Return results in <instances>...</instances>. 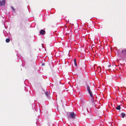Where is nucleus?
I'll return each mask as SVG.
<instances>
[{
    "label": "nucleus",
    "mask_w": 126,
    "mask_h": 126,
    "mask_svg": "<svg viewBox=\"0 0 126 126\" xmlns=\"http://www.w3.org/2000/svg\"><path fill=\"white\" fill-rule=\"evenodd\" d=\"M76 116V113L73 112H69V114L68 115V117L72 119L75 118Z\"/></svg>",
    "instance_id": "nucleus-1"
},
{
    "label": "nucleus",
    "mask_w": 126,
    "mask_h": 126,
    "mask_svg": "<svg viewBox=\"0 0 126 126\" xmlns=\"http://www.w3.org/2000/svg\"><path fill=\"white\" fill-rule=\"evenodd\" d=\"M87 89L88 92L91 97L93 98V94L91 91L90 87L88 85L87 86Z\"/></svg>",
    "instance_id": "nucleus-2"
},
{
    "label": "nucleus",
    "mask_w": 126,
    "mask_h": 126,
    "mask_svg": "<svg viewBox=\"0 0 126 126\" xmlns=\"http://www.w3.org/2000/svg\"><path fill=\"white\" fill-rule=\"evenodd\" d=\"M5 3V0H0V5L1 6H4Z\"/></svg>",
    "instance_id": "nucleus-3"
},
{
    "label": "nucleus",
    "mask_w": 126,
    "mask_h": 126,
    "mask_svg": "<svg viewBox=\"0 0 126 126\" xmlns=\"http://www.w3.org/2000/svg\"><path fill=\"white\" fill-rule=\"evenodd\" d=\"M45 94L48 98H51V97L50 96V94L49 93L46 91L45 92Z\"/></svg>",
    "instance_id": "nucleus-4"
},
{
    "label": "nucleus",
    "mask_w": 126,
    "mask_h": 126,
    "mask_svg": "<svg viewBox=\"0 0 126 126\" xmlns=\"http://www.w3.org/2000/svg\"><path fill=\"white\" fill-rule=\"evenodd\" d=\"M40 33L41 34L43 35L45 34L46 32L44 30H41L40 32Z\"/></svg>",
    "instance_id": "nucleus-5"
},
{
    "label": "nucleus",
    "mask_w": 126,
    "mask_h": 126,
    "mask_svg": "<svg viewBox=\"0 0 126 126\" xmlns=\"http://www.w3.org/2000/svg\"><path fill=\"white\" fill-rule=\"evenodd\" d=\"M76 60V58H75L74 59V64H75V65L76 66H77V63Z\"/></svg>",
    "instance_id": "nucleus-6"
},
{
    "label": "nucleus",
    "mask_w": 126,
    "mask_h": 126,
    "mask_svg": "<svg viewBox=\"0 0 126 126\" xmlns=\"http://www.w3.org/2000/svg\"><path fill=\"white\" fill-rule=\"evenodd\" d=\"M125 114L124 113H122L121 114V117L123 118L125 117Z\"/></svg>",
    "instance_id": "nucleus-7"
},
{
    "label": "nucleus",
    "mask_w": 126,
    "mask_h": 126,
    "mask_svg": "<svg viewBox=\"0 0 126 126\" xmlns=\"http://www.w3.org/2000/svg\"><path fill=\"white\" fill-rule=\"evenodd\" d=\"M35 50H37V52L36 51V52H39L40 49L39 48H35Z\"/></svg>",
    "instance_id": "nucleus-8"
},
{
    "label": "nucleus",
    "mask_w": 126,
    "mask_h": 126,
    "mask_svg": "<svg viewBox=\"0 0 126 126\" xmlns=\"http://www.w3.org/2000/svg\"><path fill=\"white\" fill-rule=\"evenodd\" d=\"M10 41V39L9 38L6 39V42L7 43H8Z\"/></svg>",
    "instance_id": "nucleus-9"
},
{
    "label": "nucleus",
    "mask_w": 126,
    "mask_h": 126,
    "mask_svg": "<svg viewBox=\"0 0 126 126\" xmlns=\"http://www.w3.org/2000/svg\"><path fill=\"white\" fill-rule=\"evenodd\" d=\"M116 109L118 110H119L121 108L120 106H118L117 107H116Z\"/></svg>",
    "instance_id": "nucleus-10"
},
{
    "label": "nucleus",
    "mask_w": 126,
    "mask_h": 126,
    "mask_svg": "<svg viewBox=\"0 0 126 126\" xmlns=\"http://www.w3.org/2000/svg\"><path fill=\"white\" fill-rule=\"evenodd\" d=\"M11 8L13 10H14V11H15V9H14V8L13 7H11Z\"/></svg>",
    "instance_id": "nucleus-11"
},
{
    "label": "nucleus",
    "mask_w": 126,
    "mask_h": 126,
    "mask_svg": "<svg viewBox=\"0 0 126 126\" xmlns=\"http://www.w3.org/2000/svg\"><path fill=\"white\" fill-rule=\"evenodd\" d=\"M79 57L81 58H82L83 57V56H80Z\"/></svg>",
    "instance_id": "nucleus-12"
},
{
    "label": "nucleus",
    "mask_w": 126,
    "mask_h": 126,
    "mask_svg": "<svg viewBox=\"0 0 126 126\" xmlns=\"http://www.w3.org/2000/svg\"><path fill=\"white\" fill-rule=\"evenodd\" d=\"M67 54L68 55H69V51L68 52V54Z\"/></svg>",
    "instance_id": "nucleus-13"
},
{
    "label": "nucleus",
    "mask_w": 126,
    "mask_h": 126,
    "mask_svg": "<svg viewBox=\"0 0 126 126\" xmlns=\"http://www.w3.org/2000/svg\"><path fill=\"white\" fill-rule=\"evenodd\" d=\"M101 56H99V58H101Z\"/></svg>",
    "instance_id": "nucleus-14"
},
{
    "label": "nucleus",
    "mask_w": 126,
    "mask_h": 126,
    "mask_svg": "<svg viewBox=\"0 0 126 126\" xmlns=\"http://www.w3.org/2000/svg\"><path fill=\"white\" fill-rule=\"evenodd\" d=\"M93 104L94 105L95 104L93 102Z\"/></svg>",
    "instance_id": "nucleus-15"
},
{
    "label": "nucleus",
    "mask_w": 126,
    "mask_h": 126,
    "mask_svg": "<svg viewBox=\"0 0 126 126\" xmlns=\"http://www.w3.org/2000/svg\"><path fill=\"white\" fill-rule=\"evenodd\" d=\"M110 65H108V67H110Z\"/></svg>",
    "instance_id": "nucleus-16"
},
{
    "label": "nucleus",
    "mask_w": 126,
    "mask_h": 126,
    "mask_svg": "<svg viewBox=\"0 0 126 126\" xmlns=\"http://www.w3.org/2000/svg\"><path fill=\"white\" fill-rule=\"evenodd\" d=\"M124 51L123 50H122V52H124Z\"/></svg>",
    "instance_id": "nucleus-17"
},
{
    "label": "nucleus",
    "mask_w": 126,
    "mask_h": 126,
    "mask_svg": "<svg viewBox=\"0 0 126 126\" xmlns=\"http://www.w3.org/2000/svg\"><path fill=\"white\" fill-rule=\"evenodd\" d=\"M95 56H94V58H95Z\"/></svg>",
    "instance_id": "nucleus-18"
},
{
    "label": "nucleus",
    "mask_w": 126,
    "mask_h": 126,
    "mask_svg": "<svg viewBox=\"0 0 126 126\" xmlns=\"http://www.w3.org/2000/svg\"><path fill=\"white\" fill-rule=\"evenodd\" d=\"M125 52H126V50H125Z\"/></svg>",
    "instance_id": "nucleus-19"
},
{
    "label": "nucleus",
    "mask_w": 126,
    "mask_h": 126,
    "mask_svg": "<svg viewBox=\"0 0 126 126\" xmlns=\"http://www.w3.org/2000/svg\"><path fill=\"white\" fill-rule=\"evenodd\" d=\"M59 83H60V81L59 82Z\"/></svg>",
    "instance_id": "nucleus-20"
}]
</instances>
